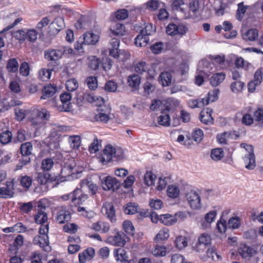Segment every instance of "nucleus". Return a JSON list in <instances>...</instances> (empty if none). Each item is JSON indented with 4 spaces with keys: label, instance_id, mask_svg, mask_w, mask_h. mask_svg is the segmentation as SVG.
I'll return each mask as SVG.
<instances>
[{
    "label": "nucleus",
    "instance_id": "nucleus-1",
    "mask_svg": "<svg viewBox=\"0 0 263 263\" xmlns=\"http://www.w3.org/2000/svg\"><path fill=\"white\" fill-rule=\"evenodd\" d=\"M124 158V152L122 148L116 147L111 144L106 145L103 154L99 157V161L103 164H107L112 160L119 161Z\"/></svg>",
    "mask_w": 263,
    "mask_h": 263
},
{
    "label": "nucleus",
    "instance_id": "nucleus-2",
    "mask_svg": "<svg viewBox=\"0 0 263 263\" xmlns=\"http://www.w3.org/2000/svg\"><path fill=\"white\" fill-rule=\"evenodd\" d=\"M120 41L117 38H112L110 41L109 55L116 59H120V60H126L129 57L130 54L125 50H119Z\"/></svg>",
    "mask_w": 263,
    "mask_h": 263
},
{
    "label": "nucleus",
    "instance_id": "nucleus-3",
    "mask_svg": "<svg viewBox=\"0 0 263 263\" xmlns=\"http://www.w3.org/2000/svg\"><path fill=\"white\" fill-rule=\"evenodd\" d=\"M246 149L248 152L243 157L242 160L246 168L249 170H252L256 166L255 157L253 148L251 145H247Z\"/></svg>",
    "mask_w": 263,
    "mask_h": 263
},
{
    "label": "nucleus",
    "instance_id": "nucleus-4",
    "mask_svg": "<svg viewBox=\"0 0 263 263\" xmlns=\"http://www.w3.org/2000/svg\"><path fill=\"white\" fill-rule=\"evenodd\" d=\"M14 182L7 181L0 187V198L7 199L13 197L14 194Z\"/></svg>",
    "mask_w": 263,
    "mask_h": 263
},
{
    "label": "nucleus",
    "instance_id": "nucleus-5",
    "mask_svg": "<svg viewBox=\"0 0 263 263\" xmlns=\"http://www.w3.org/2000/svg\"><path fill=\"white\" fill-rule=\"evenodd\" d=\"M186 198L190 206L193 209H199L201 208L200 197L198 193L191 190L186 194Z\"/></svg>",
    "mask_w": 263,
    "mask_h": 263
},
{
    "label": "nucleus",
    "instance_id": "nucleus-6",
    "mask_svg": "<svg viewBox=\"0 0 263 263\" xmlns=\"http://www.w3.org/2000/svg\"><path fill=\"white\" fill-rule=\"evenodd\" d=\"M187 31L186 27L182 24L177 25L175 24H170L166 28V32L167 34L174 36L180 35L182 36L185 34Z\"/></svg>",
    "mask_w": 263,
    "mask_h": 263
},
{
    "label": "nucleus",
    "instance_id": "nucleus-7",
    "mask_svg": "<svg viewBox=\"0 0 263 263\" xmlns=\"http://www.w3.org/2000/svg\"><path fill=\"white\" fill-rule=\"evenodd\" d=\"M102 185L105 191H114L119 187L120 183L116 178L107 176L102 180Z\"/></svg>",
    "mask_w": 263,
    "mask_h": 263
},
{
    "label": "nucleus",
    "instance_id": "nucleus-8",
    "mask_svg": "<svg viewBox=\"0 0 263 263\" xmlns=\"http://www.w3.org/2000/svg\"><path fill=\"white\" fill-rule=\"evenodd\" d=\"M44 57L52 63L58 65L59 60L62 57V52L60 49H48L44 51Z\"/></svg>",
    "mask_w": 263,
    "mask_h": 263
},
{
    "label": "nucleus",
    "instance_id": "nucleus-9",
    "mask_svg": "<svg viewBox=\"0 0 263 263\" xmlns=\"http://www.w3.org/2000/svg\"><path fill=\"white\" fill-rule=\"evenodd\" d=\"M71 95L70 93H64L61 95V103L57 106V109L60 111H68L71 108L70 100Z\"/></svg>",
    "mask_w": 263,
    "mask_h": 263
},
{
    "label": "nucleus",
    "instance_id": "nucleus-10",
    "mask_svg": "<svg viewBox=\"0 0 263 263\" xmlns=\"http://www.w3.org/2000/svg\"><path fill=\"white\" fill-rule=\"evenodd\" d=\"M219 92V90L218 89H214L210 91L204 98L199 99L201 107H202L205 105H208L210 103L217 100L218 98V95Z\"/></svg>",
    "mask_w": 263,
    "mask_h": 263
},
{
    "label": "nucleus",
    "instance_id": "nucleus-11",
    "mask_svg": "<svg viewBox=\"0 0 263 263\" xmlns=\"http://www.w3.org/2000/svg\"><path fill=\"white\" fill-rule=\"evenodd\" d=\"M124 235L122 232H117L114 236L108 237L106 242L114 246H123L125 243Z\"/></svg>",
    "mask_w": 263,
    "mask_h": 263
},
{
    "label": "nucleus",
    "instance_id": "nucleus-12",
    "mask_svg": "<svg viewBox=\"0 0 263 263\" xmlns=\"http://www.w3.org/2000/svg\"><path fill=\"white\" fill-rule=\"evenodd\" d=\"M32 145L30 142H27L21 144L20 147L21 153L24 157V164H27L30 161L28 157L32 154Z\"/></svg>",
    "mask_w": 263,
    "mask_h": 263
},
{
    "label": "nucleus",
    "instance_id": "nucleus-13",
    "mask_svg": "<svg viewBox=\"0 0 263 263\" xmlns=\"http://www.w3.org/2000/svg\"><path fill=\"white\" fill-rule=\"evenodd\" d=\"M239 254L243 258H250L256 254V251L253 248L242 244L238 249Z\"/></svg>",
    "mask_w": 263,
    "mask_h": 263
},
{
    "label": "nucleus",
    "instance_id": "nucleus-14",
    "mask_svg": "<svg viewBox=\"0 0 263 263\" xmlns=\"http://www.w3.org/2000/svg\"><path fill=\"white\" fill-rule=\"evenodd\" d=\"M105 212L107 218L112 222L116 220L115 210L111 202H105L102 208V212Z\"/></svg>",
    "mask_w": 263,
    "mask_h": 263
},
{
    "label": "nucleus",
    "instance_id": "nucleus-15",
    "mask_svg": "<svg viewBox=\"0 0 263 263\" xmlns=\"http://www.w3.org/2000/svg\"><path fill=\"white\" fill-rule=\"evenodd\" d=\"M71 201L74 204H80L84 201L88 196L86 194H83L82 191L79 189H76L72 194L71 195Z\"/></svg>",
    "mask_w": 263,
    "mask_h": 263
},
{
    "label": "nucleus",
    "instance_id": "nucleus-16",
    "mask_svg": "<svg viewBox=\"0 0 263 263\" xmlns=\"http://www.w3.org/2000/svg\"><path fill=\"white\" fill-rule=\"evenodd\" d=\"M57 90V86L54 84H47L43 89V95L41 97V99H46L52 97Z\"/></svg>",
    "mask_w": 263,
    "mask_h": 263
},
{
    "label": "nucleus",
    "instance_id": "nucleus-17",
    "mask_svg": "<svg viewBox=\"0 0 263 263\" xmlns=\"http://www.w3.org/2000/svg\"><path fill=\"white\" fill-rule=\"evenodd\" d=\"M99 40L98 34L90 32H87L83 35L82 40L84 42L85 45H95Z\"/></svg>",
    "mask_w": 263,
    "mask_h": 263
},
{
    "label": "nucleus",
    "instance_id": "nucleus-18",
    "mask_svg": "<svg viewBox=\"0 0 263 263\" xmlns=\"http://www.w3.org/2000/svg\"><path fill=\"white\" fill-rule=\"evenodd\" d=\"M56 219L59 223H64L70 220V213L66 209L62 208L58 211Z\"/></svg>",
    "mask_w": 263,
    "mask_h": 263
},
{
    "label": "nucleus",
    "instance_id": "nucleus-19",
    "mask_svg": "<svg viewBox=\"0 0 263 263\" xmlns=\"http://www.w3.org/2000/svg\"><path fill=\"white\" fill-rule=\"evenodd\" d=\"M160 222L164 225L171 226L176 223V220L173 215L165 214L160 215Z\"/></svg>",
    "mask_w": 263,
    "mask_h": 263
},
{
    "label": "nucleus",
    "instance_id": "nucleus-20",
    "mask_svg": "<svg viewBox=\"0 0 263 263\" xmlns=\"http://www.w3.org/2000/svg\"><path fill=\"white\" fill-rule=\"evenodd\" d=\"M33 243L43 248L48 246L49 240L48 235L36 236L33 238Z\"/></svg>",
    "mask_w": 263,
    "mask_h": 263
},
{
    "label": "nucleus",
    "instance_id": "nucleus-21",
    "mask_svg": "<svg viewBox=\"0 0 263 263\" xmlns=\"http://www.w3.org/2000/svg\"><path fill=\"white\" fill-rule=\"evenodd\" d=\"M127 83L130 87L137 88L141 83V77L137 74H131L128 77Z\"/></svg>",
    "mask_w": 263,
    "mask_h": 263
},
{
    "label": "nucleus",
    "instance_id": "nucleus-22",
    "mask_svg": "<svg viewBox=\"0 0 263 263\" xmlns=\"http://www.w3.org/2000/svg\"><path fill=\"white\" fill-rule=\"evenodd\" d=\"M225 76L223 72L214 74L210 79V83L213 86H217L224 80Z\"/></svg>",
    "mask_w": 263,
    "mask_h": 263
},
{
    "label": "nucleus",
    "instance_id": "nucleus-23",
    "mask_svg": "<svg viewBox=\"0 0 263 263\" xmlns=\"http://www.w3.org/2000/svg\"><path fill=\"white\" fill-rule=\"evenodd\" d=\"M50 175L43 172L36 173L35 180L37 181L40 185H45L49 180Z\"/></svg>",
    "mask_w": 263,
    "mask_h": 263
},
{
    "label": "nucleus",
    "instance_id": "nucleus-24",
    "mask_svg": "<svg viewBox=\"0 0 263 263\" xmlns=\"http://www.w3.org/2000/svg\"><path fill=\"white\" fill-rule=\"evenodd\" d=\"M34 115L44 124L49 120L50 116L49 112L45 108L36 110Z\"/></svg>",
    "mask_w": 263,
    "mask_h": 263
},
{
    "label": "nucleus",
    "instance_id": "nucleus-25",
    "mask_svg": "<svg viewBox=\"0 0 263 263\" xmlns=\"http://www.w3.org/2000/svg\"><path fill=\"white\" fill-rule=\"evenodd\" d=\"M237 7L236 17L238 21H241L248 9V6L244 5L243 3L241 2L237 4Z\"/></svg>",
    "mask_w": 263,
    "mask_h": 263
},
{
    "label": "nucleus",
    "instance_id": "nucleus-26",
    "mask_svg": "<svg viewBox=\"0 0 263 263\" xmlns=\"http://www.w3.org/2000/svg\"><path fill=\"white\" fill-rule=\"evenodd\" d=\"M149 41V37L139 34L135 39V44L137 47H145L147 45Z\"/></svg>",
    "mask_w": 263,
    "mask_h": 263
},
{
    "label": "nucleus",
    "instance_id": "nucleus-27",
    "mask_svg": "<svg viewBox=\"0 0 263 263\" xmlns=\"http://www.w3.org/2000/svg\"><path fill=\"white\" fill-rule=\"evenodd\" d=\"M160 81H161L163 86H167L172 82V76L171 73L168 71L163 72L159 76Z\"/></svg>",
    "mask_w": 263,
    "mask_h": 263
},
{
    "label": "nucleus",
    "instance_id": "nucleus-28",
    "mask_svg": "<svg viewBox=\"0 0 263 263\" xmlns=\"http://www.w3.org/2000/svg\"><path fill=\"white\" fill-rule=\"evenodd\" d=\"M155 31L156 27H154L151 23H147L144 24V27L140 31V34L149 37V35H153Z\"/></svg>",
    "mask_w": 263,
    "mask_h": 263
},
{
    "label": "nucleus",
    "instance_id": "nucleus-29",
    "mask_svg": "<svg viewBox=\"0 0 263 263\" xmlns=\"http://www.w3.org/2000/svg\"><path fill=\"white\" fill-rule=\"evenodd\" d=\"M52 69L42 68L39 70L38 72V78L40 80L43 81H47L51 76Z\"/></svg>",
    "mask_w": 263,
    "mask_h": 263
},
{
    "label": "nucleus",
    "instance_id": "nucleus-30",
    "mask_svg": "<svg viewBox=\"0 0 263 263\" xmlns=\"http://www.w3.org/2000/svg\"><path fill=\"white\" fill-rule=\"evenodd\" d=\"M258 36V31L256 29H251L248 30L243 35V39L246 41H253Z\"/></svg>",
    "mask_w": 263,
    "mask_h": 263
},
{
    "label": "nucleus",
    "instance_id": "nucleus-31",
    "mask_svg": "<svg viewBox=\"0 0 263 263\" xmlns=\"http://www.w3.org/2000/svg\"><path fill=\"white\" fill-rule=\"evenodd\" d=\"M53 29H55L54 33H58L64 27V20L61 17L56 18L51 24Z\"/></svg>",
    "mask_w": 263,
    "mask_h": 263
},
{
    "label": "nucleus",
    "instance_id": "nucleus-32",
    "mask_svg": "<svg viewBox=\"0 0 263 263\" xmlns=\"http://www.w3.org/2000/svg\"><path fill=\"white\" fill-rule=\"evenodd\" d=\"M114 255L117 261L122 262L127 259L128 256L127 255L126 252L122 248H118L114 250Z\"/></svg>",
    "mask_w": 263,
    "mask_h": 263
},
{
    "label": "nucleus",
    "instance_id": "nucleus-33",
    "mask_svg": "<svg viewBox=\"0 0 263 263\" xmlns=\"http://www.w3.org/2000/svg\"><path fill=\"white\" fill-rule=\"evenodd\" d=\"M12 134L9 130H5L0 134V142L3 144L9 143L12 140Z\"/></svg>",
    "mask_w": 263,
    "mask_h": 263
},
{
    "label": "nucleus",
    "instance_id": "nucleus-34",
    "mask_svg": "<svg viewBox=\"0 0 263 263\" xmlns=\"http://www.w3.org/2000/svg\"><path fill=\"white\" fill-rule=\"evenodd\" d=\"M199 119L201 122L205 124L213 123V118L211 116L210 114L205 112L204 110L200 112Z\"/></svg>",
    "mask_w": 263,
    "mask_h": 263
},
{
    "label": "nucleus",
    "instance_id": "nucleus-35",
    "mask_svg": "<svg viewBox=\"0 0 263 263\" xmlns=\"http://www.w3.org/2000/svg\"><path fill=\"white\" fill-rule=\"evenodd\" d=\"M224 157V152L220 148H215L212 150L211 157L214 161L220 160Z\"/></svg>",
    "mask_w": 263,
    "mask_h": 263
},
{
    "label": "nucleus",
    "instance_id": "nucleus-36",
    "mask_svg": "<svg viewBox=\"0 0 263 263\" xmlns=\"http://www.w3.org/2000/svg\"><path fill=\"white\" fill-rule=\"evenodd\" d=\"M112 33L117 35H123L125 34V29L123 24L121 23H117L111 29Z\"/></svg>",
    "mask_w": 263,
    "mask_h": 263
},
{
    "label": "nucleus",
    "instance_id": "nucleus-37",
    "mask_svg": "<svg viewBox=\"0 0 263 263\" xmlns=\"http://www.w3.org/2000/svg\"><path fill=\"white\" fill-rule=\"evenodd\" d=\"M101 147V140H99L96 137L93 139V142L89 146V151L90 153H96L98 152Z\"/></svg>",
    "mask_w": 263,
    "mask_h": 263
},
{
    "label": "nucleus",
    "instance_id": "nucleus-38",
    "mask_svg": "<svg viewBox=\"0 0 263 263\" xmlns=\"http://www.w3.org/2000/svg\"><path fill=\"white\" fill-rule=\"evenodd\" d=\"M169 231L165 228L161 229L156 236L155 240L159 242L161 241L167 239L169 237Z\"/></svg>",
    "mask_w": 263,
    "mask_h": 263
},
{
    "label": "nucleus",
    "instance_id": "nucleus-39",
    "mask_svg": "<svg viewBox=\"0 0 263 263\" xmlns=\"http://www.w3.org/2000/svg\"><path fill=\"white\" fill-rule=\"evenodd\" d=\"M138 206L135 203L129 202L124 207V212L127 214H134L138 212Z\"/></svg>",
    "mask_w": 263,
    "mask_h": 263
},
{
    "label": "nucleus",
    "instance_id": "nucleus-40",
    "mask_svg": "<svg viewBox=\"0 0 263 263\" xmlns=\"http://www.w3.org/2000/svg\"><path fill=\"white\" fill-rule=\"evenodd\" d=\"M34 219L36 223L43 224L48 219L47 214L44 211H39L34 216Z\"/></svg>",
    "mask_w": 263,
    "mask_h": 263
},
{
    "label": "nucleus",
    "instance_id": "nucleus-41",
    "mask_svg": "<svg viewBox=\"0 0 263 263\" xmlns=\"http://www.w3.org/2000/svg\"><path fill=\"white\" fill-rule=\"evenodd\" d=\"M175 243L176 247L180 250L184 248L187 245L186 238L182 236H179L177 237L175 239Z\"/></svg>",
    "mask_w": 263,
    "mask_h": 263
},
{
    "label": "nucleus",
    "instance_id": "nucleus-42",
    "mask_svg": "<svg viewBox=\"0 0 263 263\" xmlns=\"http://www.w3.org/2000/svg\"><path fill=\"white\" fill-rule=\"evenodd\" d=\"M245 86V83L241 81H235L231 84V89L234 93L241 92Z\"/></svg>",
    "mask_w": 263,
    "mask_h": 263
},
{
    "label": "nucleus",
    "instance_id": "nucleus-43",
    "mask_svg": "<svg viewBox=\"0 0 263 263\" xmlns=\"http://www.w3.org/2000/svg\"><path fill=\"white\" fill-rule=\"evenodd\" d=\"M240 225V219L238 217H233L230 218L228 223V227L230 229H236Z\"/></svg>",
    "mask_w": 263,
    "mask_h": 263
},
{
    "label": "nucleus",
    "instance_id": "nucleus-44",
    "mask_svg": "<svg viewBox=\"0 0 263 263\" xmlns=\"http://www.w3.org/2000/svg\"><path fill=\"white\" fill-rule=\"evenodd\" d=\"M69 143L73 149H77L81 144L80 137L78 136H72L69 138Z\"/></svg>",
    "mask_w": 263,
    "mask_h": 263
},
{
    "label": "nucleus",
    "instance_id": "nucleus-45",
    "mask_svg": "<svg viewBox=\"0 0 263 263\" xmlns=\"http://www.w3.org/2000/svg\"><path fill=\"white\" fill-rule=\"evenodd\" d=\"M100 63V59L95 56H91L89 58L88 66L93 70L97 69Z\"/></svg>",
    "mask_w": 263,
    "mask_h": 263
},
{
    "label": "nucleus",
    "instance_id": "nucleus-46",
    "mask_svg": "<svg viewBox=\"0 0 263 263\" xmlns=\"http://www.w3.org/2000/svg\"><path fill=\"white\" fill-rule=\"evenodd\" d=\"M79 86L78 83L75 79H71L66 82V87L68 91H73Z\"/></svg>",
    "mask_w": 263,
    "mask_h": 263
},
{
    "label": "nucleus",
    "instance_id": "nucleus-47",
    "mask_svg": "<svg viewBox=\"0 0 263 263\" xmlns=\"http://www.w3.org/2000/svg\"><path fill=\"white\" fill-rule=\"evenodd\" d=\"M228 227L226 220L222 218L217 223L216 228L221 234L225 233Z\"/></svg>",
    "mask_w": 263,
    "mask_h": 263
},
{
    "label": "nucleus",
    "instance_id": "nucleus-48",
    "mask_svg": "<svg viewBox=\"0 0 263 263\" xmlns=\"http://www.w3.org/2000/svg\"><path fill=\"white\" fill-rule=\"evenodd\" d=\"M158 123L164 126H168L170 125V117L168 114H162L158 119Z\"/></svg>",
    "mask_w": 263,
    "mask_h": 263
},
{
    "label": "nucleus",
    "instance_id": "nucleus-49",
    "mask_svg": "<svg viewBox=\"0 0 263 263\" xmlns=\"http://www.w3.org/2000/svg\"><path fill=\"white\" fill-rule=\"evenodd\" d=\"M156 179V176L151 172H147L144 175V183L147 186L153 185Z\"/></svg>",
    "mask_w": 263,
    "mask_h": 263
},
{
    "label": "nucleus",
    "instance_id": "nucleus-50",
    "mask_svg": "<svg viewBox=\"0 0 263 263\" xmlns=\"http://www.w3.org/2000/svg\"><path fill=\"white\" fill-rule=\"evenodd\" d=\"M148 69V66L146 63L143 61L138 63L135 66V71L142 74L143 72H146Z\"/></svg>",
    "mask_w": 263,
    "mask_h": 263
},
{
    "label": "nucleus",
    "instance_id": "nucleus-51",
    "mask_svg": "<svg viewBox=\"0 0 263 263\" xmlns=\"http://www.w3.org/2000/svg\"><path fill=\"white\" fill-rule=\"evenodd\" d=\"M164 44L161 42H157L151 46V50L154 54H159L164 49Z\"/></svg>",
    "mask_w": 263,
    "mask_h": 263
},
{
    "label": "nucleus",
    "instance_id": "nucleus-52",
    "mask_svg": "<svg viewBox=\"0 0 263 263\" xmlns=\"http://www.w3.org/2000/svg\"><path fill=\"white\" fill-rule=\"evenodd\" d=\"M123 227L124 231L128 235H133L134 234L135 229L132 223L128 220L124 221Z\"/></svg>",
    "mask_w": 263,
    "mask_h": 263
},
{
    "label": "nucleus",
    "instance_id": "nucleus-53",
    "mask_svg": "<svg viewBox=\"0 0 263 263\" xmlns=\"http://www.w3.org/2000/svg\"><path fill=\"white\" fill-rule=\"evenodd\" d=\"M179 192L178 187L175 185L169 186L167 190L168 196L173 198L177 197Z\"/></svg>",
    "mask_w": 263,
    "mask_h": 263
},
{
    "label": "nucleus",
    "instance_id": "nucleus-54",
    "mask_svg": "<svg viewBox=\"0 0 263 263\" xmlns=\"http://www.w3.org/2000/svg\"><path fill=\"white\" fill-rule=\"evenodd\" d=\"M18 67V64L16 59H11L8 61L7 68L9 71L12 72H15L17 70Z\"/></svg>",
    "mask_w": 263,
    "mask_h": 263
},
{
    "label": "nucleus",
    "instance_id": "nucleus-55",
    "mask_svg": "<svg viewBox=\"0 0 263 263\" xmlns=\"http://www.w3.org/2000/svg\"><path fill=\"white\" fill-rule=\"evenodd\" d=\"M152 253L155 256H164L166 253V248L164 246H157L155 247Z\"/></svg>",
    "mask_w": 263,
    "mask_h": 263
},
{
    "label": "nucleus",
    "instance_id": "nucleus-56",
    "mask_svg": "<svg viewBox=\"0 0 263 263\" xmlns=\"http://www.w3.org/2000/svg\"><path fill=\"white\" fill-rule=\"evenodd\" d=\"M254 119L258 124L263 127V109H259L254 113Z\"/></svg>",
    "mask_w": 263,
    "mask_h": 263
},
{
    "label": "nucleus",
    "instance_id": "nucleus-57",
    "mask_svg": "<svg viewBox=\"0 0 263 263\" xmlns=\"http://www.w3.org/2000/svg\"><path fill=\"white\" fill-rule=\"evenodd\" d=\"M54 162L52 159L46 158L42 161V168L45 171H48L53 167Z\"/></svg>",
    "mask_w": 263,
    "mask_h": 263
},
{
    "label": "nucleus",
    "instance_id": "nucleus-58",
    "mask_svg": "<svg viewBox=\"0 0 263 263\" xmlns=\"http://www.w3.org/2000/svg\"><path fill=\"white\" fill-rule=\"evenodd\" d=\"M211 238L210 235L206 233L202 234L198 238V242L200 245L207 246L210 244Z\"/></svg>",
    "mask_w": 263,
    "mask_h": 263
},
{
    "label": "nucleus",
    "instance_id": "nucleus-59",
    "mask_svg": "<svg viewBox=\"0 0 263 263\" xmlns=\"http://www.w3.org/2000/svg\"><path fill=\"white\" fill-rule=\"evenodd\" d=\"M78 226L74 223H67L63 226V230L66 233L75 234L78 230Z\"/></svg>",
    "mask_w": 263,
    "mask_h": 263
},
{
    "label": "nucleus",
    "instance_id": "nucleus-60",
    "mask_svg": "<svg viewBox=\"0 0 263 263\" xmlns=\"http://www.w3.org/2000/svg\"><path fill=\"white\" fill-rule=\"evenodd\" d=\"M20 182L22 186L28 189L32 184V180L30 177L26 175L21 177Z\"/></svg>",
    "mask_w": 263,
    "mask_h": 263
},
{
    "label": "nucleus",
    "instance_id": "nucleus-61",
    "mask_svg": "<svg viewBox=\"0 0 263 263\" xmlns=\"http://www.w3.org/2000/svg\"><path fill=\"white\" fill-rule=\"evenodd\" d=\"M192 137L195 142H200L203 137V131L200 129H195L192 133Z\"/></svg>",
    "mask_w": 263,
    "mask_h": 263
},
{
    "label": "nucleus",
    "instance_id": "nucleus-62",
    "mask_svg": "<svg viewBox=\"0 0 263 263\" xmlns=\"http://www.w3.org/2000/svg\"><path fill=\"white\" fill-rule=\"evenodd\" d=\"M235 65L237 67H243L248 70L251 64L245 61L241 57L237 58L235 61Z\"/></svg>",
    "mask_w": 263,
    "mask_h": 263
},
{
    "label": "nucleus",
    "instance_id": "nucleus-63",
    "mask_svg": "<svg viewBox=\"0 0 263 263\" xmlns=\"http://www.w3.org/2000/svg\"><path fill=\"white\" fill-rule=\"evenodd\" d=\"M27 29L18 30L14 32V36L20 41H25L27 39Z\"/></svg>",
    "mask_w": 263,
    "mask_h": 263
},
{
    "label": "nucleus",
    "instance_id": "nucleus-64",
    "mask_svg": "<svg viewBox=\"0 0 263 263\" xmlns=\"http://www.w3.org/2000/svg\"><path fill=\"white\" fill-rule=\"evenodd\" d=\"M31 263H42V255L36 252L32 253L30 256Z\"/></svg>",
    "mask_w": 263,
    "mask_h": 263
}]
</instances>
